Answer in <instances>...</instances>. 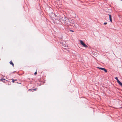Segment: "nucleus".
<instances>
[{
  "instance_id": "10",
  "label": "nucleus",
  "mask_w": 122,
  "mask_h": 122,
  "mask_svg": "<svg viewBox=\"0 0 122 122\" xmlns=\"http://www.w3.org/2000/svg\"><path fill=\"white\" fill-rule=\"evenodd\" d=\"M10 64L11 65H12L13 67L14 66V64L12 62V61H10Z\"/></svg>"
},
{
  "instance_id": "8",
  "label": "nucleus",
  "mask_w": 122,
  "mask_h": 122,
  "mask_svg": "<svg viewBox=\"0 0 122 122\" xmlns=\"http://www.w3.org/2000/svg\"><path fill=\"white\" fill-rule=\"evenodd\" d=\"M37 89V88H35V89H29V91H32L33 90L34 91H36Z\"/></svg>"
},
{
  "instance_id": "11",
  "label": "nucleus",
  "mask_w": 122,
  "mask_h": 122,
  "mask_svg": "<svg viewBox=\"0 0 122 122\" xmlns=\"http://www.w3.org/2000/svg\"><path fill=\"white\" fill-rule=\"evenodd\" d=\"M74 26L75 27L77 28L78 26V25L76 23V24H74Z\"/></svg>"
},
{
  "instance_id": "18",
  "label": "nucleus",
  "mask_w": 122,
  "mask_h": 122,
  "mask_svg": "<svg viewBox=\"0 0 122 122\" xmlns=\"http://www.w3.org/2000/svg\"><path fill=\"white\" fill-rule=\"evenodd\" d=\"M121 0L122 1V0Z\"/></svg>"
},
{
  "instance_id": "2",
  "label": "nucleus",
  "mask_w": 122,
  "mask_h": 122,
  "mask_svg": "<svg viewBox=\"0 0 122 122\" xmlns=\"http://www.w3.org/2000/svg\"><path fill=\"white\" fill-rule=\"evenodd\" d=\"M80 43L84 47L86 48L88 46L86 44H85L84 43L82 40H80Z\"/></svg>"
},
{
  "instance_id": "7",
  "label": "nucleus",
  "mask_w": 122,
  "mask_h": 122,
  "mask_svg": "<svg viewBox=\"0 0 122 122\" xmlns=\"http://www.w3.org/2000/svg\"><path fill=\"white\" fill-rule=\"evenodd\" d=\"M49 16L51 17H53L55 15V14H54L53 13L51 12L49 14Z\"/></svg>"
},
{
  "instance_id": "17",
  "label": "nucleus",
  "mask_w": 122,
  "mask_h": 122,
  "mask_svg": "<svg viewBox=\"0 0 122 122\" xmlns=\"http://www.w3.org/2000/svg\"><path fill=\"white\" fill-rule=\"evenodd\" d=\"M61 19H62V18L61 17L60 18Z\"/></svg>"
},
{
  "instance_id": "12",
  "label": "nucleus",
  "mask_w": 122,
  "mask_h": 122,
  "mask_svg": "<svg viewBox=\"0 0 122 122\" xmlns=\"http://www.w3.org/2000/svg\"><path fill=\"white\" fill-rule=\"evenodd\" d=\"M15 81V80L14 79H13L12 82H14Z\"/></svg>"
},
{
  "instance_id": "13",
  "label": "nucleus",
  "mask_w": 122,
  "mask_h": 122,
  "mask_svg": "<svg viewBox=\"0 0 122 122\" xmlns=\"http://www.w3.org/2000/svg\"><path fill=\"white\" fill-rule=\"evenodd\" d=\"M37 73L36 71L35 72L34 74L35 75H36L37 74Z\"/></svg>"
},
{
  "instance_id": "15",
  "label": "nucleus",
  "mask_w": 122,
  "mask_h": 122,
  "mask_svg": "<svg viewBox=\"0 0 122 122\" xmlns=\"http://www.w3.org/2000/svg\"><path fill=\"white\" fill-rule=\"evenodd\" d=\"M70 31H71L72 32H74V31H73V30H70Z\"/></svg>"
},
{
  "instance_id": "1",
  "label": "nucleus",
  "mask_w": 122,
  "mask_h": 122,
  "mask_svg": "<svg viewBox=\"0 0 122 122\" xmlns=\"http://www.w3.org/2000/svg\"><path fill=\"white\" fill-rule=\"evenodd\" d=\"M62 18L63 19H62L61 20V23L66 25H68L70 24L69 23V20L68 19L66 18L65 16H64V19L63 17H62Z\"/></svg>"
},
{
  "instance_id": "3",
  "label": "nucleus",
  "mask_w": 122,
  "mask_h": 122,
  "mask_svg": "<svg viewBox=\"0 0 122 122\" xmlns=\"http://www.w3.org/2000/svg\"><path fill=\"white\" fill-rule=\"evenodd\" d=\"M115 79L117 80L118 83L122 87V83L118 80L117 77H116Z\"/></svg>"
},
{
  "instance_id": "6",
  "label": "nucleus",
  "mask_w": 122,
  "mask_h": 122,
  "mask_svg": "<svg viewBox=\"0 0 122 122\" xmlns=\"http://www.w3.org/2000/svg\"><path fill=\"white\" fill-rule=\"evenodd\" d=\"M65 42H61V43L62 45V46L63 47H67V44H65Z\"/></svg>"
},
{
  "instance_id": "4",
  "label": "nucleus",
  "mask_w": 122,
  "mask_h": 122,
  "mask_svg": "<svg viewBox=\"0 0 122 122\" xmlns=\"http://www.w3.org/2000/svg\"><path fill=\"white\" fill-rule=\"evenodd\" d=\"M69 23L70 24L69 25H72L74 24V21L71 20H69Z\"/></svg>"
},
{
  "instance_id": "5",
  "label": "nucleus",
  "mask_w": 122,
  "mask_h": 122,
  "mask_svg": "<svg viewBox=\"0 0 122 122\" xmlns=\"http://www.w3.org/2000/svg\"><path fill=\"white\" fill-rule=\"evenodd\" d=\"M97 68L100 69H101L103 71H104L105 72H107V70L105 68L101 67H98Z\"/></svg>"
},
{
  "instance_id": "16",
  "label": "nucleus",
  "mask_w": 122,
  "mask_h": 122,
  "mask_svg": "<svg viewBox=\"0 0 122 122\" xmlns=\"http://www.w3.org/2000/svg\"><path fill=\"white\" fill-rule=\"evenodd\" d=\"M16 80H15V81H16Z\"/></svg>"
},
{
  "instance_id": "14",
  "label": "nucleus",
  "mask_w": 122,
  "mask_h": 122,
  "mask_svg": "<svg viewBox=\"0 0 122 122\" xmlns=\"http://www.w3.org/2000/svg\"><path fill=\"white\" fill-rule=\"evenodd\" d=\"M107 24V22H105L104 23V25H106Z\"/></svg>"
},
{
  "instance_id": "9",
  "label": "nucleus",
  "mask_w": 122,
  "mask_h": 122,
  "mask_svg": "<svg viewBox=\"0 0 122 122\" xmlns=\"http://www.w3.org/2000/svg\"><path fill=\"white\" fill-rule=\"evenodd\" d=\"M109 17L110 20L111 22H112V16L110 15H109Z\"/></svg>"
}]
</instances>
